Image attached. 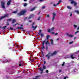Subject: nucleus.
<instances>
[{"instance_id": "f257e3e1", "label": "nucleus", "mask_w": 79, "mask_h": 79, "mask_svg": "<svg viewBox=\"0 0 79 79\" xmlns=\"http://www.w3.org/2000/svg\"><path fill=\"white\" fill-rule=\"evenodd\" d=\"M26 12V10H23V11H21L20 13L17 14V15L19 16H21L22 15H24L25 13Z\"/></svg>"}, {"instance_id": "f03ea898", "label": "nucleus", "mask_w": 79, "mask_h": 79, "mask_svg": "<svg viewBox=\"0 0 79 79\" xmlns=\"http://www.w3.org/2000/svg\"><path fill=\"white\" fill-rule=\"evenodd\" d=\"M69 1H71L70 3L71 4H72V5H73V4H74V6H76V5H77V2H75V1H74V0H69Z\"/></svg>"}, {"instance_id": "7ed1b4c3", "label": "nucleus", "mask_w": 79, "mask_h": 79, "mask_svg": "<svg viewBox=\"0 0 79 79\" xmlns=\"http://www.w3.org/2000/svg\"><path fill=\"white\" fill-rule=\"evenodd\" d=\"M41 32H42V30H40L39 32L37 34V35H41V37H44V35L43 33L41 34Z\"/></svg>"}, {"instance_id": "20e7f679", "label": "nucleus", "mask_w": 79, "mask_h": 79, "mask_svg": "<svg viewBox=\"0 0 79 79\" xmlns=\"http://www.w3.org/2000/svg\"><path fill=\"white\" fill-rule=\"evenodd\" d=\"M1 6L2 8H5V2H2L1 3Z\"/></svg>"}, {"instance_id": "39448f33", "label": "nucleus", "mask_w": 79, "mask_h": 79, "mask_svg": "<svg viewBox=\"0 0 79 79\" xmlns=\"http://www.w3.org/2000/svg\"><path fill=\"white\" fill-rule=\"evenodd\" d=\"M53 16L52 18V21H53L55 20V16H56V14L55 12L53 13Z\"/></svg>"}, {"instance_id": "423d86ee", "label": "nucleus", "mask_w": 79, "mask_h": 79, "mask_svg": "<svg viewBox=\"0 0 79 79\" xmlns=\"http://www.w3.org/2000/svg\"><path fill=\"white\" fill-rule=\"evenodd\" d=\"M61 2V0H59L58 1V3H57L56 5H55V4H53L54 6H56L57 5H58Z\"/></svg>"}, {"instance_id": "0eeeda50", "label": "nucleus", "mask_w": 79, "mask_h": 79, "mask_svg": "<svg viewBox=\"0 0 79 79\" xmlns=\"http://www.w3.org/2000/svg\"><path fill=\"white\" fill-rule=\"evenodd\" d=\"M35 23V22H34L32 24V27L33 29H34V30H35V29H36V28L37 27V26H36L35 27L33 26H34V24Z\"/></svg>"}, {"instance_id": "6e6552de", "label": "nucleus", "mask_w": 79, "mask_h": 79, "mask_svg": "<svg viewBox=\"0 0 79 79\" xmlns=\"http://www.w3.org/2000/svg\"><path fill=\"white\" fill-rule=\"evenodd\" d=\"M6 17H8V15H6L4 16L1 17L0 18V20L2 19H3V18H6Z\"/></svg>"}, {"instance_id": "1a4fd4ad", "label": "nucleus", "mask_w": 79, "mask_h": 79, "mask_svg": "<svg viewBox=\"0 0 79 79\" xmlns=\"http://www.w3.org/2000/svg\"><path fill=\"white\" fill-rule=\"evenodd\" d=\"M56 53L57 52L56 51H55L53 53H51V56H53V55H56Z\"/></svg>"}, {"instance_id": "9d476101", "label": "nucleus", "mask_w": 79, "mask_h": 79, "mask_svg": "<svg viewBox=\"0 0 79 79\" xmlns=\"http://www.w3.org/2000/svg\"><path fill=\"white\" fill-rule=\"evenodd\" d=\"M50 54V53L49 52L48 54L45 56L46 57V58H48V59H50V55H49Z\"/></svg>"}, {"instance_id": "9b49d317", "label": "nucleus", "mask_w": 79, "mask_h": 79, "mask_svg": "<svg viewBox=\"0 0 79 79\" xmlns=\"http://www.w3.org/2000/svg\"><path fill=\"white\" fill-rule=\"evenodd\" d=\"M23 65H24V64L23 62H21L19 63V66H23Z\"/></svg>"}, {"instance_id": "f8f14e48", "label": "nucleus", "mask_w": 79, "mask_h": 79, "mask_svg": "<svg viewBox=\"0 0 79 79\" xmlns=\"http://www.w3.org/2000/svg\"><path fill=\"white\" fill-rule=\"evenodd\" d=\"M34 16L33 14H31V15H30L28 18V19H31V18H33L34 17Z\"/></svg>"}, {"instance_id": "ddd939ff", "label": "nucleus", "mask_w": 79, "mask_h": 79, "mask_svg": "<svg viewBox=\"0 0 79 79\" xmlns=\"http://www.w3.org/2000/svg\"><path fill=\"white\" fill-rule=\"evenodd\" d=\"M11 0H10L8 1V2L7 3V4L8 6L10 5V4H11Z\"/></svg>"}, {"instance_id": "4468645a", "label": "nucleus", "mask_w": 79, "mask_h": 79, "mask_svg": "<svg viewBox=\"0 0 79 79\" xmlns=\"http://www.w3.org/2000/svg\"><path fill=\"white\" fill-rule=\"evenodd\" d=\"M17 29H22V30H23L24 29V28L23 27H17Z\"/></svg>"}, {"instance_id": "2eb2a0df", "label": "nucleus", "mask_w": 79, "mask_h": 79, "mask_svg": "<svg viewBox=\"0 0 79 79\" xmlns=\"http://www.w3.org/2000/svg\"><path fill=\"white\" fill-rule=\"evenodd\" d=\"M40 71H41V72L40 73V74H42V73H43V71H44V70H43V69H42L41 67L40 68Z\"/></svg>"}, {"instance_id": "dca6fc26", "label": "nucleus", "mask_w": 79, "mask_h": 79, "mask_svg": "<svg viewBox=\"0 0 79 79\" xmlns=\"http://www.w3.org/2000/svg\"><path fill=\"white\" fill-rule=\"evenodd\" d=\"M49 37H50V36L49 35H47L46 36V39L48 41L49 40Z\"/></svg>"}, {"instance_id": "f3484780", "label": "nucleus", "mask_w": 79, "mask_h": 79, "mask_svg": "<svg viewBox=\"0 0 79 79\" xmlns=\"http://www.w3.org/2000/svg\"><path fill=\"white\" fill-rule=\"evenodd\" d=\"M51 41V43L52 44V45H53L54 44H53V40L52 39L50 40Z\"/></svg>"}, {"instance_id": "a211bd4d", "label": "nucleus", "mask_w": 79, "mask_h": 79, "mask_svg": "<svg viewBox=\"0 0 79 79\" xmlns=\"http://www.w3.org/2000/svg\"><path fill=\"white\" fill-rule=\"evenodd\" d=\"M35 8H36V7H34L33 8H31L30 10V11H34Z\"/></svg>"}, {"instance_id": "6ab92c4d", "label": "nucleus", "mask_w": 79, "mask_h": 79, "mask_svg": "<svg viewBox=\"0 0 79 79\" xmlns=\"http://www.w3.org/2000/svg\"><path fill=\"white\" fill-rule=\"evenodd\" d=\"M45 45H47L48 44H49V45L50 44V43H49V42L47 40L46 42L45 43Z\"/></svg>"}, {"instance_id": "aec40b11", "label": "nucleus", "mask_w": 79, "mask_h": 79, "mask_svg": "<svg viewBox=\"0 0 79 79\" xmlns=\"http://www.w3.org/2000/svg\"><path fill=\"white\" fill-rule=\"evenodd\" d=\"M42 47L41 48V49L44 50L45 49V46H44V45H42Z\"/></svg>"}, {"instance_id": "412c9836", "label": "nucleus", "mask_w": 79, "mask_h": 79, "mask_svg": "<svg viewBox=\"0 0 79 79\" xmlns=\"http://www.w3.org/2000/svg\"><path fill=\"white\" fill-rule=\"evenodd\" d=\"M16 20L15 19H13L12 20V24H13L15 22H16Z\"/></svg>"}, {"instance_id": "4be33fe9", "label": "nucleus", "mask_w": 79, "mask_h": 79, "mask_svg": "<svg viewBox=\"0 0 79 79\" xmlns=\"http://www.w3.org/2000/svg\"><path fill=\"white\" fill-rule=\"evenodd\" d=\"M45 42H46V40H44V41H42V45H44V44H45Z\"/></svg>"}, {"instance_id": "5701e85b", "label": "nucleus", "mask_w": 79, "mask_h": 79, "mask_svg": "<svg viewBox=\"0 0 79 79\" xmlns=\"http://www.w3.org/2000/svg\"><path fill=\"white\" fill-rule=\"evenodd\" d=\"M67 8L68 9H71L72 8H71V7H70V6H67Z\"/></svg>"}, {"instance_id": "b1692460", "label": "nucleus", "mask_w": 79, "mask_h": 79, "mask_svg": "<svg viewBox=\"0 0 79 79\" xmlns=\"http://www.w3.org/2000/svg\"><path fill=\"white\" fill-rule=\"evenodd\" d=\"M70 57H71V58L72 59H74V57H73V55H71Z\"/></svg>"}, {"instance_id": "393cba45", "label": "nucleus", "mask_w": 79, "mask_h": 79, "mask_svg": "<svg viewBox=\"0 0 79 79\" xmlns=\"http://www.w3.org/2000/svg\"><path fill=\"white\" fill-rule=\"evenodd\" d=\"M6 27H7L6 26H4V27H2V28L3 29H5L6 28Z\"/></svg>"}, {"instance_id": "a878e982", "label": "nucleus", "mask_w": 79, "mask_h": 79, "mask_svg": "<svg viewBox=\"0 0 79 79\" xmlns=\"http://www.w3.org/2000/svg\"><path fill=\"white\" fill-rule=\"evenodd\" d=\"M43 69H45L46 68V67L45 66V64L43 65Z\"/></svg>"}, {"instance_id": "bb28decb", "label": "nucleus", "mask_w": 79, "mask_h": 79, "mask_svg": "<svg viewBox=\"0 0 79 79\" xmlns=\"http://www.w3.org/2000/svg\"><path fill=\"white\" fill-rule=\"evenodd\" d=\"M27 4L26 3H24L23 6H27Z\"/></svg>"}, {"instance_id": "cd10ccee", "label": "nucleus", "mask_w": 79, "mask_h": 79, "mask_svg": "<svg viewBox=\"0 0 79 79\" xmlns=\"http://www.w3.org/2000/svg\"><path fill=\"white\" fill-rule=\"evenodd\" d=\"M18 12V10H16L14 11L13 13H16Z\"/></svg>"}, {"instance_id": "c85d7f7f", "label": "nucleus", "mask_w": 79, "mask_h": 79, "mask_svg": "<svg viewBox=\"0 0 79 79\" xmlns=\"http://www.w3.org/2000/svg\"><path fill=\"white\" fill-rule=\"evenodd\" d=\"M55 29V28L54 27H52L51 29V31H54V30Z\"/></svg>"}, {"instance_id": "c756f323", "label": "nucleus", "mask_w": 79, "mask_h": 79, "mask_svg": "<svg viewBox=\"0 0 79 79\" xmlns=\"http://www.w3.org/2000/svg\"><path fill=\"white\" fill-rule=\"evenodd\" d=\"M39 76H36L35 77V78H34V79H38V78H39Z\"/></svg>"}, {"instance_id": "7c9ffc66", "label": "nucleus", "mask_w": 79, "mask_h": 79, "mask_svg": "<svg viewBox=\"0 0 79 79\" xmlns=\"http://www.w3.org/2000/svg\"><path fill=\"white\" fill-rule=\"evenodd\" d=\"M65 64V62H63V64H62V66H64V64Z\"/></svg>"}, {"instance_id": "2f4dec72", "label": "nucleus", "mask_w": 79, "mask_h": 79, "mask_svg": "<svg viewBox=\"0 0 79 79\" xmlns=\"http://www.w3.org/2000/svg\"><path fill=\"white\" fill-rule=\"evenodd\" d=\"M5 63H8V60H5Z\"/></svg>"}, {"instance_id": "473e14b6", "label": "nucleus", "mask_w": 79, "mask_h": 79, "mask_svg": "<svg viewBox=\"0 0 79 79\" xmlns=\"http://www.w3.org/2000/svg\"><path fill=\"white\" fill-rule=\"evenodd\" d=\"M45 49L46 50H48V46H46Z\"/></svg>"}, {"instance_id": "72a5a7b5", "label": "nucleus", "mask_w": 79, "mask_h": 79, "mask_svg": "<svg viewBox=\"0 0 79 79\" xmlns=\"http://www.w3.org/2000/svg\"><path fill=\"white\" fill-rule=\"evenodd\" d=\"M69 36H70V37H73V35H69Z\"/></svg>"}, {"instance_id": "f704fd0d", "label": "nucleus", "mask_w": 79, "mask_h": 79, "mask_svg": "<svg viewBox=\"0 0 79 79\" xmlns=\"http://www.w3.org/2000/svg\"><path fill=\"white\" fill-rule=\"evenodd\" d=\"M75 12H76L77 13V14H79V11L78 10H76L75 11Z\"/></svg>"}, {"instance_id": "c9c22d12", "label": "nucleus", "mask_w": 79, "mask_h": 79, "mask_svg": "<svg viewBox=\"0 0 79 79\" xmlns=\"http://www.w3.org/2000/svg\"><path fill=\"white\" fill-rule=\"evenodd\" d=\"M27 19V17H25L24 18V21H26Z\"/></svg>"}, {"instance_id": "e433bc0d", "label": "nucleus", "mask_w": 79, "mask_h": 79, "mask_svg": "<svg viewBox=\"0 0 79 79\" xmlns=\"http://www.w3.org/2000/svg\"><path fill=\"white\" fill-rule=\"evenodd\" d=\"M13 28L12 27H10V28L9 29V30H13Z\"/></svg>"}, {"instance_id": "4c0bfd02", "label": "nucleus", "mask_w": 79, "mask_h": 79, "mask_svg": "<svg viewBox=\"0 0 79 79\" xmlns=\"http://www.w3.org/2000/svg\"><path fill=\"white\" fill-rule=\"evenodd\" d=\"M74 27H75V28H76L77 27V25H74Z\"/></svg>"}, {"instance_id": "58836bf2", "label": "nucleus", "mask_w": 79, "mask_h": 79, "mask_svg": "<svg viewBox=\"0 0 79 79\" xmlns=\"http://www.w3.org/2000/svg\"><path fill=\"white\" fill-rule=\"evenodd\" d=\"M41 17L40 16L38 19L37 20H38V21H39L40 20V18Z\"/></svg>"}, {"instance_id": "ea45409f", "label": "nucleus", "mask_w": 79, "mask_h": 79, "mask_svg": "<svg viewBox=\"0 0 79 79\" xmlns=\"http://www.w3.org/2000/svg\"><path fill=\"white\" fill-rule=\"evenodd\" d=\"M79 32V31H77L75 32V34H77V33H78Z\"/></svg>"}, {"instance_id": "a19ab883", "label": "nucleus", "mask_w": 79, "mask_h": 79, "mask_svg": "<svg viewBox=\"0 0 79 79\" xmlns=\"http://www.w3.org/2000/svg\"><path fill=\"white\" fill-rule=\"evenodd\" d=\"M42 9H45V6H44L42 7Z\"/></svg>"}, {"instance_id": "79ce46f5", "label": "nucleus", "mask_w": 79, "mask_h": 79, "mask_svg": "<svg viewBox=\"0 0 79 79\" xmlns=\"http://www.w3.org/2000/svg\"><path fill=\"white\" fill-rule=\"evenodd\" d=\"M6 25L7 26H8V25H10V23H8V22H7L6 23Z\"/></svg>"}, {"instance_id": "37998d69", "label": "nucleus", "mask_w": 79, "mask_h": 79, "mask_svg": "<svg viewBox=\"0 0 79 79\" xmlns=\"http://www.w3.org/2000/svg\"><path fill=\"white\" fill-rule=\"evenodd\" d=\"M16 26V24H14V25H12V26H13V27H15Z\"/></svg>"}, {"instance_id": "c03bdc74", "label": "nucleus", "mask_w": 79, "mask_h": 79, "mask_svg": "<svg viewBox=\"0 0 79 79\" xmlns=\"http://www.w3.org/2000/svg\"><path fill=\"white\" fill-rule=\"evenodd\" d=\"M51 31V30H50V29H49L48 30V32H50Z\"/></svg>"}, {"instance_id": "a18cd8bd", "label": "nucleus", "mask_w": 79, "mask_h": 79, "mask_svg": "<svg viewBox=\"0 0 79 79\" xmlns=\"http://www.w3.org/2000/svg\"><path fill=\"white\" fill-rule=\"evenodd\" d=\"M73 42L72 41V42H70L69 43V44H73Z\"/></svg>"}, {"instance_id": "49530a36", "label": "nucleus", "mask_w": 79, "mask_h": 79, "mask_svg": "<svg viewBox=\"0 0 79 79\" xmlns=\"http://www.w3.org/2000/svg\"><path fill=\"white\" fill-rule=\"evenodd\" d=\"M8 21H11V19H8Z\"/></svg>"}, {"instance_id": "de8ad7c7", "label": "nucleus", "mask_w": 79, "mask_h": 79, "mask_svg": "<svg viewBox=\"0 0 79 79\" xmlns=\"http://www.w3.org/2000/svg\"><path fill=\"white\" fill-rule=\"evenodd\" d=\"M46 16L48 17V18H49V17H50V15H48Z\"/></svg>"}, {"instance_id": "09e8293b", "label": "nucleus", "mask_w": 79, "mask_h": 79, "mask_svg": "<svg viewBox=\"0 0 79 79\" xmlns=\"http://www.w3.org/2000/svg\"><path fill=\"white\" fill-rule=\"evenodd\" d=\"M73 16V14H72V13H70V17H71V16Z\"/></svg>"}, {"instance_id": "8fccbe9b", "label": "nucleus", "mask_w": 79, "mask_h": 79, "mask_svg": "<svg viewBox=\"0 0 79 79\" xmlns=\"http://www.w3.org/2000/svg\"><path fill=\"white\" fill-rule=\"evenodd\" d=\"M46 73H48V70H46Z\"/></svg>"}, {"instance_id": "3c124183", "label": "nucleus", "mask_w": 79, "mask_h": 79, "mask_svg": "<svg viewBox=\"0 0 79 79\" xmlns=\"http://www.w3.org/2000/svg\"><path fill=\"white\" fill-rule=\"evenodd\" d=\"M58 33H56L55 34V35H58Z\"/></svg>"}, {"instance_id": "603ef678", "label": "nucleus", "mask_w": 79, "mask_h": 79, "mask_svg": "<svg viewBox=\"0 0 79 79\" xmlns=\"http://www.w3.org/2000/svg\"><path fill=\"white\" fill-rule=\"evenodd\" d=\"M66 35H68L69 36V34H68V33H66Z\"/></svg>"}, {"instance_id": "864d4df0", "label": "nucleus", "mask_w": 79, "mask_h": 79, "mask_svg": "<svg viewBox=\"0 0 79 79\" xmlns=\"http://www.w3.org/2000/svg\"><path fill=\"white\" fill-rule=\"evenodd\" d=\"M66 77H64V78L63 79H66Z\"/></svg>"}, {"instance_id": "5fc2aeb1", "label": "nucleus", "mask_w": 79, "mask_h": 79, "mask_svg": "<svg viewBox=\"0 0 79 79\" xmlns=\"http://www.w3.org/2000/svg\"><path fill=\"white\" fill-rule=\"evenodd\" d=\"M44 64H45V63H46V61H44Z\"/></svg>"}, {"instance_id": "6e6d98bb", "label": "nucleus", "mask_w": 79, "mask_h": 79, "mask_svg": "<svg viewBox=\"0 0 79 79\" xmlns=\"http://www.w3.org/2000/svg\"><path fill=\"white\" fill-rule=\"evenodd\" d=\"M29 22H30V23H31L32 22V20H30L29 21Z\"/></svg>"}, {"instance_id": "4d7b16f0", "label": "nucleus", "mask_w": 79, "mask_h": 79, "mask_svg": "<svg viewBox=\"0 0 79 79\" xmlns=\"http://www.w3.org/2000/svg\"><path fill=\"white\" fill-rule=\"evenodd\" d=\"M40 11H39L38 13V15H39V14H40Z\"/></svg>"}, {"instance_id": "13d9d810", "label": "nucleus", "mask_w": 79, "mask_h": 79, "mask_svg": "<svg viewBox=\"0 0 79 79\" xmlns=\"http://www.w3.org/2000/svg\"><path fill=\"white\" fill-rule=\"evenodd\" d=\"M52 34H55V33L53 32H52L51 33Z\"/></svg>"}, {"instance_id": "bf43d9fd", "label": "nucleus", "mask_w": 79, "mask_h": 79, "mask_svg": "<svg viewBox=\"0 0 79 79\" xmlns=\"http://www.w3.org/2000/svg\"><path fill=\"white\" fill-rule=\"evenodd\" d=\"M76 39V37H75L74 39V40H75V39Z\"/></svg>"}, {"instance_id": "052dcab7", "label": "nucleus", "mask_w": 79, "mask_h": 79, "mask_svg": "<svg viewBox=\"0 0 79 79\" xmlns=\"http://www.w3.org/2000/svg\"><path fill=\"white\" fill-rule=\"evenodd\" d=\"M43 0H40L39 1L40 2H42V1H43Z\"/></svg>"}, {"instance_id": "680f3d73", "label": "nucleus", "mask_w": 79, "mask_h": 79, "mask_svg": "<svg viewBox=\"0 0 79 79\" xmlns=\"http://www.w3.org/2000/svg\"><path fill=\"white\" fill-rule=\"evenodd\" d=\"M61 70H59V73H61Z\"/></svg>"}, {"instance_id": "e2e57ef3", "label": "nucleus", "mask_w": 79, "mask_h": 79, "mask_svg": "<svg viewBox=\"0 0 79 79\" xmlns=\"http://www.w3.org/2000/svg\"><path fill=\"white\" fill-rule=\"evenodd\" d=\"M19 47V46H18V45H16V47Z\"/></svg>"}, {"instance_id": "0e129e2a", "label": "nucleus", "mask_w": 79, "mask_h": 79, "mask_svg": "<svg viewBox=\"0 0 79 79\" xmlns=\"http://www.w3.org/2000/svg\"><path fill=\"white\" fill-rule=\"evenodd\" d=\"M77 29H78V30L79 29V27H78V28H77Z\"/></svg>"}, {"instance_id": "69168bd1", "label": "nucleus", "mask_w": 79, "mask_h": 79, "mask_svg": "<svg viewBox=\"0 0 79 79\" xmlns=\"http://www.w3.org/2000/svg\"><path fill=\"white\" fill-rule=\"evenodd\" d=\"M16 25H17V24H18V25H19V23H16Z\"/></svg>"}, {"instance_id": "338daca9", "label": "nucleus", "mask_w": 79, "mask_h": 79, "mask_svg": "<svg viewBox=\"0 0 79 79\" xmlns=\"http://www.w3.org/2000/svg\"><path fill=\"white\" fill-rule=\"evenodd\" d=\"M23 25L22 24L20 25V26H23Z\"/></svg>"}, {"instance_id": "774afa93", "label": "nucleus", "mask_w": 79, "mask_h": 79, "mask_svg": "<svg viewBox=\"0 0 79 79\" xmlns=\"http://www.w3.org/2000/svg\"><path fill=\"white\" fill-rule=\"evenodd\" d=\"M40 65H38V67H40Z\"/></svg>"}]
</instances>
